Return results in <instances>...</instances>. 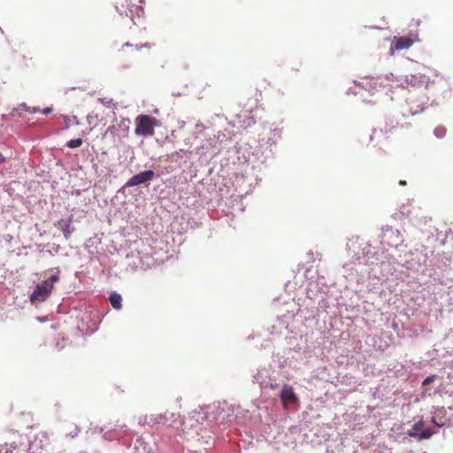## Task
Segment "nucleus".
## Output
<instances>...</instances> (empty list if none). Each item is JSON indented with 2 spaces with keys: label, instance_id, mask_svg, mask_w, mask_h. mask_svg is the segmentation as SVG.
<instances>
[{
  "label": "nucleus",
  "instance_id": "3",
  "mask_svg": "<svg viewBox=\"0 0 453 453\" xmlns=\"http://www.w3.org/2000/svg\"><path fill=\"white\" fill-rule=\"evenodd\" d=\"M418 35L411 36H395L392 41L391 50H403L409 49L415 42H418Z\"/></svg>",
  "mask_w": 453,
  "mask_h": 453
},
{
  "label": "nucleus",
  "instance_id": "21",
  "mask_svg": "<svg viewBox=\"0 0 453 453\" xmlns=\"http://www.w3.org/2000/svg\"><path fill=\"white\" fill-rule=\"evenodd\" d=\"M399 184H400L401 186H405V185H406V181H405V180H400V181H399Z\"/></svg>",
  "mask_w": 453,
  "mask_h": 453
},
{
  "label": "nucleus",
  "instance_id": "20",
  "mask_svg": "<svg viewBox=\"0 0 453 453\" xmlns=\"http://www.w3.org/2000/svg\"><path fill=\"white\" fill-rule=\"evenodd\" d=\"M26 111H27L29 112H37V111H40V109L34 107L32 110L30 108H27Z\"/></svg>",
  "mask_w": 453,
  "mask_h": 453
},
{
  "label": "nucleus",
  "instance_id": "14",
  "mask_svg": "<svg viewBox=\"0 0 453 453\" xmlns=\"http://www.w3.org/2000/svg\"><path fill=\"white\" fill-rule=\"evenodd\" d=\"M98 101H99L102 104H104V105H105V106H107V107H109V106H110V104H111V99H107V98H105V97H104V98H98Z\"/></svg>",
  "mask_w": 453,
  "mask_h": 453
},
{
  "label": "nucleus",
  "instance_id": "13",
  "mask_svg": "<svg viewBox=\"0 0 453 453\" xmlns=\"http://www.w3.org/2000/svg\"><path fill=\"white\" fill-rule=\"evenodd\" d=\"M435 378H436V375H431V376L426 377L422 383L423 386L432 383Z\"/></svg>",
  "mask_w": 453,
  "mask_h": 453
},
{
  "label": "nucleus",
  "instance_id": "8",
  "mask_svg": "<svg viewBox=\"0 0 453 453\" xmlns=\"http://www.w3.org/2000/svg\"><path fill=\"white\" fill-rule=\"evenodd\" d=\"M73 221L72 217L69 218L67 220L60 219L58 220L55 226L60 228L63 232V234L66 240H68L71 237L72 230H71V223Z\"/></svg>",
  "mask_w": 453,
  "mask_h": 453
},
{
  "label": "nucleus",
  "instance_id": "11",
  "mask_svg": "<svg viewBox=\"0 0 453 453\" xmlns=\"http://www.w3.org/2000/svg\"><path fill=\"white\" fill-rule=\"evenodd\" d=\"M410 436L418 438V440L428 439L432 435V432L429 429L423 431L421 434L410 433Z\"/></svg>",
  "mask_w": 453,
  "mask_h": 453
},
{
  "label": "nucleus",
  "instance_id": "17",
  "mask_svg": "<svg viewBox=\"0 0 453 453\" xmlns=\"http://www.w3.org/2000/svg\"><path fill=\"white\" fill-rule=\"evenodd\" d=\"M79 433V429L77 428V426H75L73 428V430H71L69 434H67L68 435H71L72 437H74L78 434Z\"/></svg>",
  "mask_w": 453,
  "mask_h": 453
},
{
  "label": "nucleus",
  "instance_id": "19",
  "mask_svg": "<svg viewBox=\"0 0 453 453\" xmlns=\"http://www.w3.org/2000/svg\"><path fill=\"white\" fill-rule=\"evenodd\" d=\"M434 132H435V134L438 137H441L443 135V133H444V131L442 129H439V128L435 129Z\"/></svg>",
  "mask_w": 453,
  "mask_h": 453
},
{
  "label": "nucleus",
  "instance_id": "18",
  "mask_svg": "<svg viewBox=\"0 0 453 453\" xmlns=\"http://www.w3.org/2000/svg\"><path fill=\"white\" fill-rule=\"evenodd\" d=\"M42 112L43 114H45V115H48V114H50V113H51V112H52V108H50V107L44 108V109L42 111Z\"/></svg>",
  "mask_w": 453,
  "mask_h": 453
},
{
  "label": "nucleus",
  "instance_id": "16",
  "mask_svg": "<svg viewBox=\"0 0 453 453\" xmlns=\"http://www.w3.org/2000/svg\"><path fill=\"white\" fill-rule=\"evenodd\" d=\"M433 422L434 425H436L437 426H444V423L441 422V420H437V418L436 417H434L433 418Z\"/></svg>",
  "mask_w": 453,
  "mask_h": 453
},
{
  "label": "nucleus",
  "instance_id": "7",
  "mask_svg": "<svg viewBox=\"0 0 453 453\" xmlns=\"http://www.w3.org/2000/svg\"><path fill=\"white\" fill-rule=\"evenodd\" d=\"M126 425H116L113 428L104 433V437L107 440L119 439L127 434V430L124 429Z\"/></svg>",
  "mask_w": 453,
  "mask_h": 453
},
{
  "label": "nucleus",
  "instance_id": "23",
  "mask_svg": "<svg viewBox=\"0 0 453 453\" xmlns=\"http://www.w3.org/2000/svg\"><path fill=\"white\" fill-rule=\"evenodd\" d=\"M127 47H133L132 45H129L128 43L126 44Z\"/></svg>",
  "mask_w": 453,
  "mask_h": 453
},
{
  "label": "nucleus",
  "instance_id": "5",
  "mask_svg": "<svg viewBox=\"0 0 453 453\" xmlns=\"http://www.w3.org/2000/svg\"><path fill=\"white\" fill-rule=\"evenodd\" d=\"M280 396L285 408H287L289 404L297 402V396L296 395L293 388L288 385L283 386Z\"/></svg>",
  "mask_w": 453,
  "mask_h": 453
},
{
  "label": "nucleus",
  "instance_id": "1",
  "mask_svg": "<svg viewBox=\"0 0 453 453\" xmlns=\"http://www.w3.org/2000/svg\"><path fill=\"white\" fill-rule=\"evenodd\" d=\"M160 125V120L155 117L140 114L134 119V134L142 137L153 136L155 134V128Z\"/></svg>",
  "mask_w": 453,
  "mask_h": 453
},
{
  "label": "nucleus",
  "instance_id": "10",
  "mask_svg": "<svg viewBox=\"0 0 453 453\" xmlns=\"http://www.w3.org/2000/svg\"><path fill=\"white\" fill-rule=\"evenodd\" d=\"M110 302L112 307L116 310H119L122 307L121 302L122 297L119 294L114 292L110 296Z\"/></svg>",
  "mask_w": 453,
  "mask_h": 453
},
{
  "label": "nucleus",
  "instance_id": "15",
  "mask_svg": "<svg viewBox=\"0 0 453 453\" xmlns=\"http://www.w3.org/2000/svg\"><path fill=\"white\" fill-rule=\"evenodd\" d=\"M422 427H423V423L421 421L417 422L413 425V430H415V431H419L422 429Z\"/></svg>",
  "mask_w": 453,
  "mask_h": 453
},
{
  "label": "nucleus",
  "instance_id": "22",
  "mask_svg": "<svg viewBox=\"0 0 453 453\" xmlns=\"http://www.w3.org/2000/svg\"><path fill=\"white\" fill-rule=\"evenodd\" d=\"M4 157L3 156V154L0 152V162H4Z\"/></svg>",
  "mask_w": 453,
  "mask_h": 453
},
{
  "label": "nucleus",
  "instance_id": "12",
  "mask_svg": "<svg viewBox=\"0 0 453 453\" xmlns=\"http://www.w3.org/2000/svg\"><path fill=\"white\" fill-rule=\"evenodd\" d=\"M82 144V140L81 138L72 139L67 142V146L69 148L74 149L78 148Z\"/></svg>",
  "mask_w": 453,
  "mask_h": 453
},
{
  "label": "nucleus",
  "instance_id": "9",
  "mask_svg": "<svg viewBox=\"0 0 453 453\" xmlns=\"http://www.w3.org/2000/svg\"><path fill=\"white\" fill-rule=\"evenodd\" d=\"M132 4V0H115V6L120 13L126 12Z\"/></svg>",
  "mask_w": 453,
  "mask_h": 453
},
{
  "label": "nucleus",
  "instance_id": "4",
  "mask_svg": "<svg viewBox=\"0 0 453 453\" xmlns=\"http://www.w3.org/2000/svg\"><path fill=\"white\" fill-rule=\"evenodd\" d=\"M154 176H155V173L152 170L142 172V173L131 177L128 180V181L127 182V186L134 187V186L141 185L149 180H151L154 178Z\"/></svg>",
  "mask_w": 453,
  "mask_h": 453
},
{
  "label": "nucleus",
  "instance_id": "6",
  "mask_svg": "<svg viewBox=\"0 0 453 453\" xmlns=\"http://www.w3.org/2000/svg\"><path fill=\"white\" fill-rule=\"evenodd\" d=\"M179 418V415L175 416L173 413L170 414V417L168 413L159 414L155 418L154 423L162 424L168 426H174L175 424L180 423Z\"/></svg>",
  "mask_w": 453,
  "mask_h": 453
},
{
  "label": "nucleus",
  "instance_id": "2",
  "mask_svg": "<svg viewBox=\"0 0 453 453\" xmlns=\"http://www.w3.org/2000/svg\"><path fill=\"white\" fill-rule=\"evenodd\" d=\"M58 280V275L55 274L43 280L41 284H38L30 296V301L32 303L45 301L54 288V283Z\"/></svg>",
  "mask_w": 453,
  "mask_h": 453
}]
</instances>
